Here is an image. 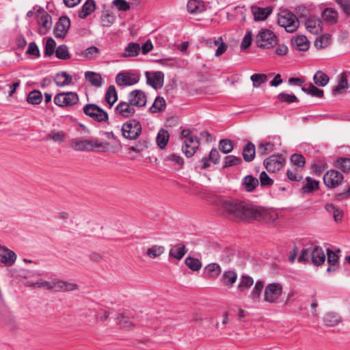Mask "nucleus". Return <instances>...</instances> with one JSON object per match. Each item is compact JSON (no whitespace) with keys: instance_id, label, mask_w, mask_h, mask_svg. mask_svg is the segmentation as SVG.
Returning <instances> with one entry per match:
<instances>
[{"instance_id":"26","label":"nucleus","mask_w":350,"mask_h":350,"mask_svg":"<svg viewBox=\"0 0 350 350\" xmlns=\"http://www.w3.org/2000/svg\"><path fill=\"white\" fill-rule=\"evenodd\" d=\"M38 23L40 25L38 31L41 35L46 34L51 27V16L47 12L41 15Z\"/></svg>"},{"instance_id":"10","label":"nucleus","mask_w":350,"mask_h":350,"mask_svg":"<svg viewBox=\"0 0 350 350\" xmlns=\"http://www.w3.org/2000/svg\"><path fill=\"white\" fill-rule=\"evenodd\" d=\"M286 163L282 154H272L264 160L263 165L266 170L271 173H275L283 168Z\"/></svg>"},{"instance_id":"50","label":"nucleus","mask_w":350,"mask_h":350,"mask_svg":"<svg viewBox=\"0 0 350 350\" xmlns=\"http://www.w3.org/2000/svg\"><path fill=\"white\" fill-rule=\"evenodd\" d=\"M274 144L271 142H261L258 145V154L264 157L273 150Z\"/></svg>"},{"instance_id":"7","label":"nucleus","mask_w":350,"mask_h":350,"mask_svg":"<svg viewBox=\"0 0 350 350\" xmlns=\"http://www.w3.org/2000/svg\"><path fill=\"white\" fill-rule=\"evenodd\" d=\"M283 292V287L280 283L273 282L265 287L263 300L269 304H276Z\"/></svg>"},{"instance_id":"29","label":"nucleus","mask_w":350,"mask_h":350,"mask_svg":"<svg viewBox=\"0 0 350 350\" xmlns=\"http://www.w3.org/2000/svg\"><path fill=\"white\" fill-rule=\"evenodd\" d=\"M310 256L312 263L317 266L321 265L326 258L322 247L319 246H316L312 250Z\"/></svg>"},{"instance_id":"32","label":"nucleus","mask_w":350,"mask_h":350,"mask_svg":"<svg viewBox=\"0 0 350 350\" xmlns=\"http://www.w3.org/2000/svg\"><path fill=\"white\" fill-rule=\"evenodd\" d=\"M242 155L246 162L252 161L256 156V147L252 142H248L243 147Z\"/></svg>"},{"instance_id":"1","label":"nucleus","mask_w":350,"mask_h":350,"mask_svg":"<svg viewBox=\"0 0 350 350\" xmlns=\"http://www.w3.org/2000/svg\"><path fill=\"white\" fill-rule=\"evenodd\" d=\"M219 206L226 217L236 221H267L271 219L268 209L243 200H222Z\"/></svg>"},{"instance_id":"62","label":"nucleus","mask_w":350,"mask_h":350,"mask_svg":"<svg viewBox=\"0 0 350 350\" xmlns=\"http://www.w3.org/2000/svg\"><path fill=\"white\" fill-rule=\"evenodd\" d=\"M325 323L329 327L334 326L340 322V318L334 313H328L324 318Z\"/></svg>"},{"instance_id":"54","label":"nucleus","mask_w":350,"mask_h":350,"mask_svg":"<svg viewBox=\"0 0 350 350\" xmlns=\"http://www.w3.org/2000/svg\"><path fill=\"white\" fill-rule=\"evenodd\" d=\"M164 251L165 247L163 246L154 245L147 250L146 254L151 258H155L161 256Z\"/></svg>"},{"instance_id":"18","label":"nucleus","mask_w":350,"mask_h":350,"mask_svg":"<svg viewBox=\"0 0 350 350\" xmlns=\"http://www.w3.org/2000/svg\"><path fill=\"white\" fill-rule=\"evenodd\" d=\"M321 25V19L315 16H309L305 23L306 29L313 34H318L322 31Z\"/></svg>"},{"instance_id":"48","label":"nucleus","mask_w":350,"mask_h":350,"mask_svg":"<svg viewBox=\"0 0 350 350\" xmlns=\"http://www.w3.org/2000/svg\"><path fill=\"white\" fill-rule=\"evenodd\" d=\"M42 100V95L39 90L31 91L27 98V101L31 105H38Z\"/></svg>"},{"instance_id":"24","label":"nucleus","mask_w":350,"mask_h":350,"mask_svg":"<svg viewBox=\"0 0 350 350\" xmlns=\"http://www.w3.org/2000/svg\"><path fill=\"white\" fill-rule=\"evenodd\" d=\"M90 315H94L96 318H98V316L100 315V319L103 321H105L109 318V311L102 308H99L98 310L90 308L87 310H85V311H83L81 314L83 317H87Z\"/></svg>"},{"instance_id":"11","label":"nucleus","mask_w":350,"mask_h":350,"mask_svg":"<svg viewBox=\"0 0 350 350\" xmlns=\"http://www.w3.org/2000/svg\"><path fill=\"white\" fill-rule=\"evenodd\" d=\"M41 285H43V287L48 290H54L55 291H72L78 288L77 284L63 280L54 282L44 281Z\"/></svg>"},{"instance_id":"43","label":"nucleus","mask_w":350,"mask_h":350,"mask_svg":"<svg viewBox=\"0 0 350 350\" xmlns=\"http://www.w3.org/2000/svg\"><path fill=\"white\" fill-rule=\"evenodd\" d=\"M118 100V93L116 90L114 85H111L108 87L105 96V100L109 105V107H111Z\"/></svg>"},{"instance_id":"49","label":"nucleus","mask_w":350,"mask_h":350,"mask_svg":"<svg viewBox=\"0 0 350 350\" xmlns=\"http://www.w3.org/2000/svg\"><path fill=\"white\" fill-rule=\"evenodd\" d=\"M291 161L299 170H301L306 164L305 157L301 154H293L291 156Z\"/></svg>"},{"instance_id":"53","label":"nucleus","mask_w":350,"mask_h":350,"mask_svg":"<svg viewBox=\"0 0 350 350\" xmlns=\"http://www.w3.org/2000/svg\"><path fill=\"white\" fill-rule=\"evenodd\" d=\"M55 55L59 59L66 60L70 58L68 47L66 44L59 45L55 51Z\"/></svg>"},{"instance_id":"31","label":"nucleus","mask_w":350,"mask_h":350,"mask_svg":"<svg viewBox=\"0 0 350 350\" xmlns=\"http://www.w3.org/2000/svg\"><path fill=\"white\" fill-rule=\"evenodd\" d=\"M72 76L65 71L57 73L54 77V82L58 87L68 85L72 83Z\"/></svg>"},{"instance_id":"63","label":"nucleus","mask_w":350,"mask_h":350,"mask_svg":"<svg viewBox=\"0 0 350 350\" xmlns=\"http://www.w3.org/2000/svg\"><path fill=\"white\" fill-rule=\"evenodd\" d=\"M48 137L53 139L55 142H62L66 139V134L64 131H51Z\"/></svg>"},{"instance_id":"35","label":"nucleus","mask_w":350,"mask_h":350,"mask_svg":"<svg viewBox=\"0 0 350 350\" xmlns=\"http://www.w3.org/2000/svg\"><path fill=\"white\" fill-rule=\"evenodd\" d=\"M221 272V268L217 263H210L204 268V274L208 278L215 279L220 275Z\"/></svg>"},{"instance_id":"59","label":"nucleus","mask_w":350,"mask_h":350,"mask_svg":"<svg viewBox=\"0 0 350 350\" xmlns=\"http://www.w3.org/2000/svg\"><path fill=\"white\" fill-rule=\"evenodd\" d=\"M219 148L224 154H228L233 150L232 142L230 139H223L219 141Z\"/></svg>"},{"instance_id":"57","label":"nucleus","mask_w":350,"mask_h":350,"mask_svg":"<svg viewBox=\"0 0 350 350\" xmlns=\"http://www.w3.org/2000/svg\"><path fill=\"white\" fill-rule=\"evenodd\" d=\"M336 3L339 5L341 12L346 18L350 17V0H336Z\"/></svg>"},{"instance_id":"61","label":"nucleus","mask_w":350,"mask_h":350,"mask_svg":"<svg viewBox=\"0 0 350 350\" xmlns=\"http://www.w3.org/2000/svg\"><path fill=\"white\" fill-rule=\"evenodd\" d=\"M336 166L340 168L343 172H350V159L340 158L336 161Z\"/></svg>"},{"instance_id":"55","label":"nucleus","mask_w":350,"mask_h":350,"mask_svg":"<svg viewBox=\"0 0 350 350\" xmlns=\"http://www.w3.org/2000/svg\"><path fill=\"white\" fill-rule=\"evenodd\" d=\"M254 88H258L267 80V76L265 74H254L250 77Z\"/></svg>"},{"instance_id":"3","label":"nucleus","mask_w":350,"mask_h":350,"mask_svg":"<svg viewBox=\"0 0 350 350\" xmlns=\"http://www.w3.org/2000/svg\"><path fill=\"white\" fill-rule=\"evenodd\" d=\"M70 146L77 151H94L106 152L109 144L102 142L98 139H85L84 138H75L70 140Z\"/></svg>"},{"instance_id":"28","label":"nucleus","mask_w":350,"mask_h":350,"mask_svg":"<svg viewBox=\"0 0 350 350\" xmlns=\"http://www.w3.org/2000/svg\"><path fill=\"white\" fill-rule=\"evenodd\" d=\"M237 280V274L232 270L226 271L221 277V282L227 288H230Z\"/></svg>"},{"instance_id":"22","label":"nucleus","mask_w":350,"mask_h":350,"mask_svg":"<svg viewBox=\"0 0 350 350\" xmlns=\"http://www.w3.org/2000/svg\"><path fill=\"white\" fill-rule=\"evenodd\" d=\"M252 12L256 21H265L272 13V8L270 7L260 8L252 6Z\"/></svg>"},{"instance_id":"34","label":"nucleus","mask_w":350,"mask_h":350,"mask_svg":"<svg viewBox=\"0 0 350 350\" xmlns=\"http://www.w3.org/2000/svg\"><path fill=\"white\" fill-rule=\"evenodd\" d=\"M322 18L331 25L336 24L338 22V13L334 8H327L322 12Z\"/></svg>"},{"instance_id":"46","label":"nucleus","mask_w":350,"mask_h":350,"mask_svg":"<svg viewBox=\"0 0 350 350\" xmlns=\"http://www.w3.org/2000/svg\"><path fill=\"white\" fill-rule=\"evenodd\" d=\"M301 90L308 94L317 98H323L324 96V92L322 90L319 89L314 86L312 83H310L308 88L303 86Z\"/></svg>"},{"instance_id":"19","label":"nucleus","mask_w":350,"mask_h":350,"mask_svg":"<svg viewBox=\"0 0 350 350\" xmlns=\"http://www.w3.org/2000/svg\"><path fill=\"white\" fill-rule=\"evenodd\" d=\"M139 79L129 72H120L116 75V82L119 86L132 85L137 83Z\"/></svg>"},{"instance_id":"12","label":"nucleus","mask_w":350,"mask_h":350,"mask_svg":"<svg viewBox=\"0 0 350 350\" xmlns=\"http://www.w3.org/2000/svg\"><path fill=\"white\" fill-rule=\"evenodd\" d=\"M70 27V20L67 16L59 17L54 28V34L57 38H64Z\"/></svg>"},{"instance_id":"44","label":"nucleus","mask_w":350,"mask_h":350,"mask_svg":"<svg viewBox=\"0 0 350 350\" xmlns=\"http://www.w3.org/2000/svg\"><path fill=\"white\" fill-rule=\"evenodd\" d=\"M313 81L317 85L324 87L329 83V77L322 70H318L313 77Z\"/></svg>"},{"instance_id":"42","label":"nucleus","mask_w":350,"mask_h":350,"mask_svg":"<svg viewBox=\"0 0 350 350\" xmlns=\"http://www.w3.org/2000/svg\"><path fill=\"white\" fill-rule=\"evenodd\" d=\"M170 139V134L167 131L161 129L157 136V144L161 149H164Z\"/></svg>"},{"instance_id":"25","label":"nucleus","mask_w":350,"mask_h":350,"mask_svg":"<svg viewBox=\"0 0 350 350\" xmlns=\"http://www.w3.org/2000/svg\"><path fill=\"white\" fill-rule=\"evenodd\" d=\"M205 8L202 0H189L187 5V11L191 14L202 13L206 10Z\"/></svg>"},{"instance_id":"58","label":"nucleus","mask_w":350,"mask_h":350,"mask_svg":"<svg viewBox=\"0 0 350 350\" xmlns=\"http://www.w3.org/2000/svg\"><path fill=\"white\" fill-rule=\"evenodd\" d=\"M278 98L280 102L286 103H298L299 99L295 94H288L285 92H281L278 95Z\"/></svg>"},{"instance_id":"8","label":"nucleus","mask_w":350,"mask_h":350,"mask_svg":"<svg viewBox=\"0 0 350 350\" xmlns=\"http://www.w3.org/2000/svg\"><path fill=\"white\" fill-rule=\"evenodd\" d=\"M256 43L260 48L270 49L278 43V38L269 29H262L256 36Z\"/></svg>"},{"instance_id":"23","label":"nucleus","mask_w":350,"mask_h":350,"mask_svg":"<svg viewBox=\"0 0 350 350\" xmlns=\"http://www.w3.org/2000/svg\"><path fill=\"white\" fill-rule=\"evenodd\" d=\"M291 43L294 49L299 51H306L310 47V42L305 36H297L292 38Z\"/></svg>"},{"instance_id":"52","label":"nucleus","mask_w":350,"mask_h":350,"mask_svg":"<svg viewBox=\"0 0 350 350\" xmlns=\"http://www.w3.org/2000/svg\"><path fill=\"white\" fill-rule=\"evenodd\" d=\"M185 265L192 271H199L202 267L201 261L196 258L189 256L185 260Z\"/></svg>"},{"instance_id":"36","label":"nucleus","mask_w":350,"mask_h":350,"mask_svg":"<svg viewBox=\"0 0 350 350\" xmlns=\"http://www.w3.org/2000/svg\"><path fill=\"white\" fill-rule=\"evenodd\" d=\"M254 284V279L247 275H242L237 285V289L240 293H245Z\"/></svg>"},{"instance_id":"64","label":"nucleus","mask_w":350,"mask_h":350,"mask_svg":"<svg viewBox=\"0 0 350 350\" xmlns=\"http://www.w3.org/2000/svg\"><path fill=\"white\" fill-rule=\"evenodd\" d=\"M113 5L119 10V11H128L131 9V5L129 2L125 0H113Z\"/></svg>"},{"instance_id":"45","label":"nucleus","mask_w":350,"mask_h":350,"mask_svg":"<svg viewBox=\"0 0 350 350\" xmlns=\"http://www.w3.org/2000/svg\"><path fill=\"white\" fill-rule=\"evenodd\" d=\"M141 46L139 44L130 42L124 49V57H135L139 54Z\"/></svg>"},{"instance_id":"37","label":"nucleus","mask_w":350,"mask_h":350,"mask_svg":"<svg viewBox=\"0 0 350 350\" xmlns=\"http://www.w3.org/2000/svg\"><path fill=\"white\" fill-rule=\"evenodd\" d=\"M349 86L347 72H343L340 75L338 84L332 89L334 95L340 94L344 92L345 90Z\"/></svg>"},{"instance_id":"47","label":"nucleus","mask_w":350,"mask_h":350,"mask_svg":"<svg viewBox=\"0 0 350 350\" xmlns=\"http://www.w3.org/2000/svg\"><path fill=\"white\" fill-rule=\"evenodd\" d=\"M166 106L165 100L161 96H157L152 105L150 108L152 113H158L163 111Z\"/></svg>"},{"instance_id":"14","label":"nucleus","mask_w":350,"mask_h":350,"mask_svg":"<svg viewBox=\"0 0 350 350\" xmlns=\"http://www.w3.org/2000/svg\"><path fill=\"white\" fill-rule=\"evenodd\" d=\"M129 101L131 105L142 107L146 105L147 97L146 94L140 90H135L129 94Z\"/></svg>"},{"instance_id":"9","label":"nucleus","mask_w":350,"mask_h":350,"mask_svg":"<svg viewBox=\"0 0 350 350\" xmlns=\"http://www.w3.org/2000/svg\"><path fill=\"white\" fill-rule=\"evenodd\" d=\"M79 96L73 92H60L54 96V103L61 107H71L79 102Z\"/></svg>"},{"instance_id":"21","label":"nucleus","mask_w":350,"mask_h":350,"mask_svg":"<svg viewBox=\"0 0 350 350\" xmlns=\"http://www.w3.org/2000/svg\"><path fill=\"white\" fill-rule=\"evenodd\" d=\"M327 263L329 265L327 271H336L339 268V256L338 255L332 251V249H327Z\"/></svg>"},{"instance_id":"15","label":"nucleus","mask_w":350,"mask_h":350,"mask_svg":"<svg viewBox=\"0 0 350 350\" xmlns=\"http://www.w3.org/2000/svg\"><path fill=\"white\" fill-rule=\"evenodd\" d=\"M116 114L126 118L131 117L135 113V109L133 108V105L130 104V102H120L114 109Z\"/></svg>"},{"instance_id":"39","label":"nucleus","mask_w":350,"mask_h":350,"mask_svg":"<svg viewBox=\"0 0 350 350\" xmlns=\"http://www.w3.org/2000/svg\"><path fill=\"white\" fill-rule=\"evenodd\" d=\"M85 79L88 80L92 85L100 88L102 86L103 81L101 75L92 71H87L85 73Z\"/></svg>"},{"instance_id":"33","label":"nucleus","mask_w":350,"mask_h":350,"mask_svg":"<svg viewBox=\"0 0 350 350\" xmlns=\"http://www.w3.org/2000/svg\"><path fill=\"white\" fill-rule=\"evenodd\" d=\"M96 9V3L94 0H87L82 5L79 12V17L85 18L90 15Z\"/></svg>"},{"instance_id":"38","label":"nucleus","mask_w":350,"mask_h":350,"mask_svg":"<svg viewBox=\"0 0 350 350\" xmlns=\"http://www.w3.org/2000/svg\"><path fill=\"white\" fill-rule=\"evenodd\" d=\"M242 185L247 192H252L258 186L259 180L252 175H247L243 178Z\"/></svg>"},{"instance_id":"30","label":"nucleus","mask_w":350,"mask_h":350,"mask_svg":"<svg viewBox=\"0 0 350 350\" xmlns=\"http://www.w3.org/2000/svg\"><path fill=\"white\" fill-rule=\"evenodd\" d=\"M187 252V250L183 243H178L170 249L169 256L171 258L180 260L183 258Z\"/></svg>"},{"instance_id":"51","label":"nucleus","mask_w":350,"mask_h":350,"mask_svg":"<svg viewBox=\"0 0 350 350\" xmlns=\"http://www.w3.org/2000/svg\"><path fill=\"white\" fill-rule=\"evenodd\" d=\"M330 43L331 36L329 34H323L316 39L314 46L317 49H323L329 46Z\"/></svg>"},{"instance_id":"4","label":"nucleus","mask_w":350,"mask_h":350,"mask_svg":"<svg viewBox=\"0 0 350 350\" xmlns=\"http://www.w3.org/2000/svg\"><path fill=\"white\" fill-rule=\"evenodd\" d=\"M278 24L284 27L287 32L293 33L299 25V21L295 14L288 10H282L278 16Z\"/></svg>"},{"instance_id":"5","label":"nucleus","mask_w":350,"mask_h":350,"mask_svg":"<svg viewBox=\"0 0 350 350\" xmlns=\"http://www.w3.org/2000/svg\"><path fill=\"white\" fill-rule=\"evenodd\" d=\"M121 132L125 139L135 140L142 134V124L136 119H130L122 124Z\"/></svg>"},{"instance_id":"41","label":"nucleus","mask_w":350,"mask_h":350,"mask_svg":"<svg viewBox=\"0 0 350 350\" xmlns=\"http://www.w3.org/2000/svg\"><path fill=\"white\" fill-rule=\"evenodd\" d=\"M150 140L148 138H142L134 146H129V150L136 153H140L147 149L150 146Z\"/></svg>"},{"instance_id":"13","label":"nucleus","mask_w":350,"mask_h":350,"mask_svg":"<svg viewBox=\"0 0 350 350\" xmlns=\"http://www.w3.org/2000/svg\"><path fill=\"white\" fill-rule=\"evenodd\" d=\"M200 141L197 136H191L185 139L182 150L187 157L190 158L194 155L199 148Z\"/></svg>"},{"instance_id":"40","label":"nucleus","mask_w":350,"mask_h":350,"mask_svg":"<svg viewBox=\"0 0 350 350\" xmlns=\"http://www.w3.org/2000/svg\"><path fill=\"white\" fill-rule=\"evenodd\" d=\"M306 184L301 187L303 193H310L319 189V182L310 176L306 178Z\"/></svg>"},{"instance_id":"17","label":"nucleus","mask_w":350,"mask_h":350,"mask_svg":"<svg viewBox=\"0 0 350 350\" xmlns=\"http://www.w3.org/2000/svg\"><path fill=\"white\" fill-rule=\"evenodd\" d=\"M116 323L120 328L130 329L136 325L134 317L127 312L119 313L116 317Z\"/></svg>"},{"instance_id":"6","label":"nucleus","mask_w":350,"mask_h":350,"mask_svg":"<svg viewBox=\"0 0 350 350\" xmlns=\"http://www.w3.org/2000/svg\"><path fill=\"white\" fill-rule=\"evenodd\" d=\"M83 111L86 116L94 122L100 123L109 120V115L107 111L96 104L89 103L85 105Z\"/></svg>"},{"instance_id":"20","label":"nucleus","mask_w":350,"mask_h":350,"mask_svg":"<svg viewBox=\"0 0 350 350\" xmlns=\"http://www.w3.org/2000/svg\"><path fill=\"white\" fill-rule=\"evenodd\" d=\"M16 255L14 252L5 247H0V262L6 266H12L16 261Z\"/></svg>"},{"instance_id":"56","label":"nucleus","mask_w":350,"mask_h":350,"mask_svg":"<svg viewBox=\"0 0 350 350\" xmlns=\"http://www.w3.org/2000/svg\"><path fill=\"white\" fill-rule=\"evenodd\" d=\"M56 42L52 38H47L45 46H44V55L45 56H51L52 55L56 50Z\"/></svg>"},{"instance_id":"27","label":"nucleus","mask_w":350,"mask_h":350,"mask_svg":"<svg viewBox=\"0 0 350 350\" xmlns=\"http://www.w3.org/2000/svg\"><path fill=\"white\" fill-rule=\"evenodd\" d=\"M265 287V282L262 280H257L254 288L249 295V297L254 302L260 301L261 294Z\"/></svg>"},{"instance_id":"60","label":"nucleus","mask_w":350,"mask_h":350,"mask_svg":"<svg viewBox=\"0 0 350 350\" xmlns=\"http://www.w3.org/2000/svg\"><path fill=\"white\" fill-rule=\"evenodd\" d=\"M241 162H242V161L240 157H236L234 155L226 156L225 157L224 168L232 167L234 165H238L241 164Z\"/></svg>"},{"instance_id":"16","label":"nucleus","mask_w":350,"mask_h":350,"mask_svg":"<svg viewBox=\"0 0 350 350\" xmlns=\"http://www.w3.org/2000/svg\"><path fill=\"white\" fill-rule=\"evenodd\" d=\"M146 77L147 84L154 89L161 88L163 85L164 75L162 72H154L152 75L146 72Z\"/></svg>"},{"instance_id":"2","label":"nucleus","mask_w":350,"mask_h":350,"mask_svg":"<svg viewBox=\"0 0 350 350\" xmlns=\"http://www.w3.org/2000/svg\"><path fill=\"white\" fill-rule=\"evenodd\" d=\"M323 182L326 187L330 189L343 185L342 191L335 194L336 200L340 201L350 197V184L347 180H344V176L340 172L336 170H328L323 176Z\"/></svg>"}]
</instances>
